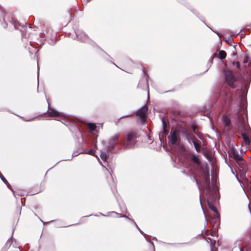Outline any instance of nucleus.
I'll use <instances>...</instances> for the list:
<instances>
[{
  "label": "nucleus",
  "mask_w": 251,
  "mask_h": 251,
  "mask_svg": "<svg viewBox=\"0 0 251 251\" xmlns=\"http://www.w3.org/2000/svg\"><path fill=\"white\" fill-rule=\"evenodd\" d=\"M139 232H140V233H141L142 235H143L144 236H146L147 235L146 233H145L142 230H141V229L140 228H138V229Z\"/></svg>",
  "instance_id": "58836bf2"
},
{
  "label": "nucleus",
  "mask_w": 251,
  "mask_h": 251,
  "mask_svg": "<svg viewBox=\"0 0 251 251\" xmlns=\"http://www.w3.org/2000/svg\"><path fill=\"white\" fill-rule=\"evenodd\" d=\"M193 178L195 181L196 182V184L198 187V188L199 189L200 191H201V186L200 185L199 181H198L197 179L196 178L195 176H193Z\"/></svg>",
  "instance_id": "c756f323"
},
{
  "label": "nucleus",
  "mask_w": 251,
  "mask_h": 251,
  "mask_svg": "<svg viewBox=\"0 0 251 251\" xmlns=\"http://www.w3.org/2000/svg\"><path fill=\"white\" fill-rule=\"evenodd\" d=\"M235 64L236 68L239 69L241 70V64L239 62H234L233 64Z\"/></svg>",
  "instance_id": "7c9ffc66"
},
{
  "label": "nucleus",
  "mask_w": 251,
  "mask_h": 251,
  "mask_svg": "<svg viewBox=\"0 0 251 251\" xmlns=\"http://www.w3.org/2000/svg\"><path fill=\"white\" fill-rule=\"evenodd\" d=\"M239 251H243V249L241 248H239Z\"/></svg>",
  "instance_id": "de8ad7c7"
},
{
  "label": "nucleus",
  "mask_w": 251,
  "mask_h": 251,
  "mask_svg": "<svg viewBox=\"0 0 251 251\" xmlns=\"http://www.w3.org/2000/svg\"><path fill=\"white\" fill-rule=\"evenodd\" d=\"M214 57H215V55H213L211 57L210 60L209 61V63H210L209 67L211 66V64H213V59H214Z\"/></svg>",
  "instance_id": "f704fd0d"
},
{
  "label": "nucleus",
  "mask_w": 251,
  "mask_h": 251,
  "mask_svg": "<svg viewBox=\"0 0 251 251\" xmlns=\"http://www.w3.org/2000/svg\"><path fill=\"white\" fill-rule=\"evenodd\" d=\"M104 141H102V144H104Z\"/></svg>",
  "instance_id": "0e129e2a"
},
{
  "label": "nucleus",
  "mask_w": 251,
  "mask_h": 251,
  "mask_svg": "<svg viewBox=\"0 0 251 251\" xmlns=\"http://www.w3.org/2000/svg\"><path fill=\"white\" fill-rule=\"evenodd\" d=\"M69 15L70 17H71L72 14L71 13H69Z\"/></svg>",
  "instance_id": "6e6d98bb"
},
{
  "label": "nucleus",
  "mask_w": 251,
  "mask_h": 251,
  "mask_svg": "<svg viewBox=\"0 0 251 251\" xmlns=\"http://www.w3.org/2000/svg\"><path fill=\"white\" fill-rule=\"evenodd\" d=\"M142 122L144 123V122H145L146 120H145V119H144V120H142Z\"/></svg>",
  "instance_id": "5fc2aeb1"
},
{
  "label": "nucleus",
  "mask_w": 251,
  "mask_h": 251,
  "mask_svg": "<svg viewBox=\"0 0 251 251\" xmlns=\"http://www.w3.org/2000/svg\"><path fill=\"white\" fill-rule=\"evenodd\" d=\"M223 123L225 127L230 128L231 121L230 119L226 115H224L223 117Z\"/></svg>",
  "instance_id": "dca6fc26"
},
{
  "label": "nucleus",
  "mask_w": 251,
  "mask_h": 251,
  "mask_svg": "<svg viewBox=\"0 0 251 251\" xmlns=\"http://www.w3.org/2000/svg\"><path fill=\"white\" fill-rule=\"evenodd\" d=\"M146 240L149 242V243H150V244L152 245V248H153V251H155V247H154V244L152 242L150 241L149 239H148L147 238H146Z\"/></svg>",
  "instance_id": "c9c22d12"
},
{
  "label": "nucleus",
  "mask_w": 251,
  "mask_h": 251,
  "mask_svg": "<svg viewBox=\"0 0 251 251\" xmlns=\"http://www.w3.org/2000/svg\"><path fill=\"white\" fill-rule=\"evenodd\" d=\"M244 60L243 61V63L244 64L247 63L249 61V56L247 54H245L244 57Z\"/></svg>",
  "instance_id": "c85d7f7f"
},
{
  "label": "nucleus",
  "mask_w": 251,
  "mask_h": 251,
  "mask_svg": "<svg viewBox=\"0 0 251 251\" xmlns=\"http://www.w3.org/2000/svg\"><path fill=\"white\" fill-rule=\"evenodd\" d=\"M136 136L135 133L130 132L128 133L125 139L120 144L124 147L125 149H129L133 148L136 142Z\"/></svg>",
  "instance_id": "6e6552de"
},
{
  "label": "nucleus",
  "mask_w": 251,
  "mask_h": 251,
  "mask_svg": "<svg viewBox=\"0 0 251 251\" xmlns=\"http://www.w3.org/2000/svg\"><path fill=\"white\" fill-rule=\"evenodd\" d=\"M75 36L74 39H77L78 41H79L82 43L89 44L94 48H97L100 50L103 51L107 55H109L105 51H104L93 40L90 39L87 35V34L84 32L81 29H77L75 30Z\"/></svg>",
  "instance_id": "423d86ee"
},
{
  "label": "nucleus",
  "mask_w": 251,
  "mask_h": 251,
  "mask_svg": "<svg viewBox=\"0 0 251 251\" xmlns=\"http://www.w3.org/2000/svg\"><path fill=\"white\" fill-rule=\"evenodd\" d=\"M250 82L242 83L241 87L235 91L238 101L237 102V109L236 112L237 119L241 124H245V117L247 116V94Z\"/></svg>",
  "instance_id": "7ed1b4c3"
},
{
  "label": "nucleus",
  "mask_w": 251,
  "mask_h": 251,
  "mask_svg": "<svg viewBox=\"0 0 251 251\" xmlns=\"http://www.w3.org/2000/svg\"><path fill=\"white\" fill-rule=\"evenodd\" d=\"M99 214H100V215L103 216H106L105 215H104V214H102V213H101V212H100V213H99Z\"/></svg>",
  "instance_id": "c03bdc74"
},
{
  "label": "nucleus",
  "mask_w": 251,
  "mask_h": 251,
  "mask_svg": "<svg viewBox=\"0 0 251 251\" xmlns=\"http://www.w3.org/2000/svg\"><path fill=\"white\" fill-rule=\"evenodd\" d=\"M1 19L4 22L3 25V28H5L8 26V23L12 25H13L15 29H18L20 31L23 32V29L25 26H26V23H20L14 20L12 18L9 16L6 15L5 13L4 10L3 8L0 6V21L1 22Z\"/></svg>",
  "instance_id": "39448f33"
},
{
  "label": "nucleus",
  "mask_w": 251,
  "mask_h": 251,
  "mask_svg": "<svg viewBox=\"0 0 251 251\" xmlns=\"http://www.w3.org/2000/svg\"><path fill=\"white\" fill-rule=\"evenodd\" d=\"M209 69V67H208V68H207V69H206V70L204 72V73H205V72H207V71L208 70V69Z\"/></svg>",
  "instance_id": "8fccbe9b"
},
{
  "label": "nucleus",
  "mask_w": 251,
  "mask_h": 251,
  "mask_svg": "<svg viewBox=\"0 0 251 251\" xmlns=\"http://www.w3.org/2000/svg\"><path fill=\"white\" fill-rule=\"evenodd\" d=\"M207 242L210 243V249L211 251H215L216 250H217V247H215L216 245V241H214V243L212 242V239L210 238H208L207 239Z\"/></svg>",
  "instance_id": "412c9836"
},
{
  "label": "nucleus",
  "mask_w": 251,
  "mask_h": 251,
  "mask_svg": "<svg viewBox=\"0 0 251 251\" xmlns=\"http://www.w3.org/2000/svg\"><path fill=\"white\" fill-rule=\"evenodd\" d=\"M100 157L104 162H105L109 157V154L106 152H103L100 153Z\"/></svg>",
  "instance_id": "b1692460"
},
{
  "label": "nucleus",
  "mask_w": 251,
  "mask_h": 251,
  "mask_svg": "<svg viewBox=\"0 0 251 251\" xmlns=\"http://www.w3.org/2000/svg\"><path fill=\"white\" fill-rule=\"evenodd\" d=\"M148 107L146 105H144L142 107L137 110L136 112L133 113V114L140 117H143L146 116L148 114Z\"/></svg>",
  "instance_id": "ddd939ff"
},
{
  "label": "nucleus",
  "mask_w": 251,
  "mask_h": 251,
  "mask_svg": "<svg viewBox=\"0 0 251 251\" xmlns=\"http://www.w3.org/2000/svg\"><path fill=\"white\" fill-rule=\"evenodd\" d=\"M23 119H24L25 121L28 122V121H32L34 120L35 118L29 119V120H25L23 117L22 118Z\"/></svg>",
  "instance_id": "a19ab883"
},
{
  "label": "nucleus",
  "mask_w": 251,
  "mask_h": 251,
  "mask_svg": "<svg viewBox=\"0 0 251 251\" xmlns=\"http://www.w3.org/2000/svg\"><path fill=\"white\" fill-rule=\"evenodd\" d=\"M21 207L20 208V214H21Z\"/></svg>",
  "instance_id": "4d7b16f0"
},
{
  "label": "nucleus",
  "mask_w": 251,
  "mask_h": 251,
  "mask_svg": "<svg viewBox=\"0 0 251 251\" xmlns=\"http://www.w3.org/2000/svg\"><path fill=\"white\" fill-rule=\"evenodd\" d=\"M49 110L46 112L48 116L50 117H59L63 120H65L67 118L66 115L60 112L54 108H49V104L48 105Z\"/></svg>",
  "instance_id": "9d476101"
},
{
  "label": "nucleus",
  "mask_w": 251,
  "mask_h": 251,
  "mask_svg": "<svg viewBox=\"0 0 251 251\" xmlns=\"http://www.w3.org/2000/svg\"><path fill=\"white\" fill-rule=\"evenodd\" d=\"M239 32H238V33H237L236 35H235V37H236V36L238 35V34H239Z\"/></svg>",
  "instance_id": "603ef678"
},
{
  "label": "nucleus",
  "mask_w": 251,
  "mask_h": 251,
  "mask_svg": "<svg viewBox=\"0 0 251 251\" xmlns=\"http://www.w3.org/2000/svg\"><path fill=\"white\" fill-rule=\"evenodd\" d=\"M235 177H236L237 180H238V182H239L240 183V182H240V180L239 178H238V177L237 176V175H235Z\"/></svg>",
  "instance_id": "79ce46f5"
},
{
  "label": "nucleus",
  "mask_w": 251,
  "mask_h": 251,
  "mask_svg": "<svg viewBox=\"0 0 251 251\" xmlns=\"http://www.w3.org/2000/svg\"><path fill=\"white\" fill-rule=\"evenodd\" d=\"M56 41L57 39H56V37L52 36L50 40L49 41V43L51 45H54L55 44Z\"/></svg>",
  "instance_id": "cd10ccee"
},
{
  "label": "nucleus",
  "mask_w": 251,
  "mask_h": 251,
  "mask_svg": "<svg viewBox=\"0 0 251 251\" xmlns=\"http://www.w3.org/2000/svg\"><path fill=\"white\" fill-rule=\"evenodd\" d=\"M96 216V217L98 216V215H97L91 214V215H89V216H86L82 217L81 218V219H82V218H85V217H90V216Z\"/></svg>",
  "instance_id": "ea45409f"
},
{
  "label": "nucleus",
  "mask_w": 251,
  "mask_h": 251,
  "mask_svg": "<svg viewBox=\"0 0 251 251\" xmlns=\"http://www.w3.org/2000/svg\"><path fill=\"white\" fill-rule=\"evenodd\" d=\"M226 53L224 50H219V58L221 60H223L226 58Z\"/></svg>",
  "instance_id": "5701e85b"
},
{
  "label": "nucleus",
  "mask_w": 251,
  "mask_h": 251,
  "mask_svg": "<svg viewBox=\"0 0 251 251\" xmlns=\"http://www.w3.org/2000/svg\"><path fill=\"white\" fill-rule=\"evenodd\" d=\"M224 82L222 85L220 95L226 103L232 101L233 100V92H229V88H235L239 82L237 77L230 70L224 71Z\"/></svg>",
  "instance_id": "20e7f679"
},
{
  "label": "nucleus",
  "mask_w": 251,
  "mask_h": 251,
  "mask_svg": "<svg viewBox=\"0 0 251 251\" xmlns=\"http://www.w3.org/2000/svg\"><path fill=\"white\" fill-rule=\"evenodd\" d=\"M114 65L117 66V65L115 64V63H113Z\"/></svg>",
  "instance_id": "338daca9"
},
{
  "label": "nucleus",
  "mask_w": 251,
  "mask_h": 251,
  "mask_svg": "<svg viewBox=\"0 0 251 251\" xmlns=\"http://www.w3.org/2000/svg\"><path fill=\"white\" fill-rule=\"evenodd\" d=\"M144 74L145 75V81H146L147 83H148V79L149 78V76L147 75L145 72H144Z\"/></svg>",
  "instance_id": "4c0bfd02"
},
{
  "label": "nucleus",
  "mask_w": 251,
  "mask_h": 251,
  "mask_svg": "<svg viewBox=\"0 0 251 251\" xmlns=\"http://www.w3.org/2000/svg\"><path fill=\"white\" fill-rule=\"evenodd\" d=\"M189 160L196 166V168H198V166L200 165V161L198 156L197 155H192L190 157Z\"/></svg>",
  "instance_id": "2eb2a0df"
},
{
  "label": "nucleus",
  "mask_w": 251,
  "mask_h": 251,
  "mask_svg": "<svg viewBox=\"0 0 251 251\" xmlns=\"http://www.w3.org/2000/svg\"><path fill=\"white\" fill-rule=\"evenodd\" d=\"M153 239L154 240H157L156 238V237H154L153 238Z\"/></svg>",
  "instance_id": "3c124183"
},
{
  "label": "nucleus",
  "mask_w": 251,
  "mask_h": 251,
  "mask_svg": "<svg viewBox=\"0 0 251 251\" xmlns=\"http://www.w3.org/2000/svg\"><path fill=\"white\" fill-rule=\"evenodd\" d=\"M19 250H20V248H19ZM20 251H21V250H20Z\"/></svg>",
  "instance_id": "774afa93"
},
{
  "label": "nucleus",
  "mask_w": 251,
  "mask_h": 251,
  "mask_svg": "<svg viewBox=\"0 0 251 251\" xmlns=\"http://www.w3.org/2000/svg\"><path fill=\"white\" fill-rule=\"evenodd\" d=\"M200 172L202 179L201 186L205 191L207 204L215 214H220L214 205V203L219 200V191L212 182V178H210L208 165L206 164L204 168H201Z\"/></svg>",
  "instance_id": "f03ea898"
},
{
  "label": "nucleus",
  "mask_w": 251,
  "mask_h": 251,
  "mask_svg": "<svg viewBox=\"0 0 251 251\" xmlns=\"http://www.w3.org/2000/svg\"><path fill=\"white\" fill-rule=\"evenodd\" d=\"M162 129L159 134V138L161 143H162V141L166 138L169 132V123L166 122L164 117L162 118Z\"/></svg>",
  "instance_id": "1a4fd4ad"
},
{
  "label": "nucleus",
  "mask_w": 251,
  "mask_h": 251,
  "mask_svg": "<svg viewBox=\"0 0 251 251\" xmlns=\"http://www.w3.org/2000/svg\"><path fill=\"white\" fill-rule=\"evenodd\" d=\"M247 251H251V248H248V249H247Z\"/></svg>",
  "instance_id": "49530a36"
},
{
  "label": "nucleus",
  "mask_w": 251,
  "mask_h": 251,
  "mask_svg": "<svg viewBox=\"0 0 251 251\" xmlns=\"http://www.w3.org/2000/svg\"><path fill=\"white\" fill-rule=\"evenodd\" d=\"M214 228V230L211 232V236H214L216 234V231L218 229V228L216 227H213Z\"/></svg>",
  "instance_id": "72a5a7b5"
},
{
  "label": "nucleus",
  "mask_w": 251,
  "mask_h": 251,
  "mask_svg": "<svg viewBox=\"0 0 251 251\" xmlns=\"http://www.w3.org/2000/svg\"><path fill=\"white\" fill-rule=\"evenodd\" d=\"M204 25H206V26H208V25H207V24H206V23H204Z\"/></svg>",
  "instance_id": "bf43d9fd"
},
{
  "label": "nucleus",
  "mask_w": 251,
  "mask_h": 251,
  "mask_svg": "<svg viewBox=\"0 0 251 251\" xmlns=\"http://www.w3.org/2000/svg\"><path fill=\"white\" fill-rule=\"evenodd\" d=\"M37 69H38V71H37V81H38V83H37V91H38V87H39V68L38 66H37Z\"/></svg>",
  "instance_id": "473e14b6"
},
{
  "label": "nucleus",
  "mask_w": 251,
  "mask_h": 251,
  "mask_svg": "<svg viewBox=\"0 0 251 251\" xmlns=\"http://www.w3.org/2000/svg\"><path fill=\"white\" fill-rule=\"evenodd\" d=\"M119 135L117 134L109 139L106 145L107 151L108 152L112 153H117L120 152L121 149L116 148V146L119 144Z\"/></svg>",
  "instance_id": "0eeeda50"
},
{
  "label": "nucleus",
  "mask_w": 251,
  "mask_h": 251,
  "mask_svg": "<svg viewBox=\"0 0 251 251\" xmlns=\"http://www.w3.org/2000/svg\"><path fill=\"white\" fill-rule=\"evenodd\" d=\"M80 154H90V155L95 156V151H94V149H91L88 150L87 151H85L84 149H82L81 151H79V152L77 153L76 154H75V152H74L72 154V157L70 158L67 159H65V160H69V161L71 160L73 157L76 156H77L78 155H79ZM96 156L97 158H98V157L96 155Z\"/></svg>",
  "instance_id": "9b49d317"
},
{
  "label": "nucleus",
  "mask_w": 251,
  "mask_h": 251,
  "mask_svg": "<svg viewBox=\"0 0 251 251\" xmlns=\"http://www.w3.org/2000/svg\"><path fill=\"white\" fill-rule=\"evenodd\" d=\"M200 203H201V208L202 209V211H203V214H204V218H205V220L206 222V223L207 224L208 223V220H207V216H206V213L203 209V206H202V205L201 204V193H200Z\"/></svg>",
  "instance_id": "bb28decb"
},
{
  "label": "nucleus",
  "mask_w": 251,
  "mask_h": 251,
  "mask_svg": "<svg viewBox=\"0 0 251 251\" xmlns=\"http://www.w3.org/2000/svg\"><path fill=\"white\" fill-rule=\"evenodd\" d=\"M204 25H206V26H208V25H207V24H206V23H204Z\"/></svg>",
  "instance_id": "680f3d73"
},
{
  "label": "nucleus",
  "mask_w": 251,
  "mask_h": 251,
  "mask_svg": "<svg viewBox=\"0 0 251 251\" xmlns=\"http://www.w3.org/2000/svg\"><path fill=\"white\" fill-rule=\"evenodd\" d=\"M82 3L84 4H87L88 2L90 1L91 0H81Z\"/></svg>",
  "instance_id": "e433bc0d"
},
{
  "label": "nucleus",
  "mask_w": 251,
  "mask_h": 251,
  "mask_svg": "<svg viewBox=\"0 0 251 251\" xmlns=\"http://www.w3.org/2000/svg\"><path fill=\"white\" fill-rule=\"evenodd\" d=\"M133 115H134L133 114V113L130 114H127V115H124V116L121 117L120 118H119V120L123 119V118H127V117H130V116H132Z\"/></svg>",
  "instance_id": "2f4dec72"
},
{
  "label": "nucleus",
  "mask_w": 251,
  "mask_h": 251,
  "mask_svg": "<svg viewBox=\"0 0 251 251\" xmlns=\"http://www.w3.org/2000/svg\"><path fill=\"white\" fill-rule=\"evenodd\" d=\"M204 25H206V26H208V25H207V24H206V23H204Z\"/></svg>",
  "instance_id": "e2e57ef3"
},
{
  "label": "nucleus",
  "mask_w": 251,
  "mask_h": 251,
  "mask_svg": "<svg viewBox=\"0 0 251 251\" xmlns=\"http://www.w3.org/2000/svg\"><path fill=\"white\" fill-rule=\"evenodd\" d=\"M78 131H79V133H80V134H81V136L82 137V133H81V130H80L79 129H78Z\"/></svg>",
  "instance_id": "a18cd8bd"
},
{
  "label": "nucleus",
  "mask_w": 251,
  "mask_h": 251,
  "mask_svg": "<svg viewBox=\"0 0 251 251\" xmlns=\"http://www.w3.org/2000/svg\"><path fill=\"white\" fill-rule=\"evenodd\" d=\"M235 177H236L237 180H238V182H239L240 183V182H240V180L239 178H238V177L237 176V175H235Z\"/></svg>",
  "instance_id": "37998d69"
},
{
  "label": "nucleus",
  "mask_w": 251,
  "mask_h": 251,
  "mask_svg": "<svg viewBox=\"0 0 251 251\" xmlns=\"http://www.w3.org/2000/svg\"><path fill=\"white\" fill-rule=\"evenodd\" d=\"M242 137L243 139V140L245 142H246L248 144H249L250 142V139L249 137H248L245 133H242Z\"/></svg>",
  "instance_id": "a878e982"
},
{
  "label": "nucleus",
  "mask_w": 251,
  "mask_h": 251,
  "mask_svg": "<svg viewBox=\"0 0 251 251\" xmlns=\"http://www.w3.org/2000/svg\"><path fill=\"white\" fill-rule=\"evenodd\" d=\"M112 213H114V214H115L117 215V217H124V218H126L127 219H129V220H131L133 223H134L135 226L136 227V228L138 229V228H139L138 226V225H137V224L135 223V222L134 221V220L133 219H131L130 218H129L128 217L126 216L125 215H121L120 214H119L118 213L116 212H112Z\"/></svg>",
  "instance_id": "6ab92c4d"
},
{
  "label": "nucleus",
  "mask_w": 251,
  "mask_h": 251,
  "mask_svg": "<svg viewBox=\"0 0 251 251\" xmlns=\"http://www.w3.org/2000/svg\"><path fill=\"white\" fill-rule=\"evenodd\" d=\"M54 221V220H51L50 222H53Z\"/></svg>",
  "instance_id": "13d9d810"
},
{
  "label": "nucleus",
  "mask_w": 251,
  "mask_h": 251,
  "mask_svg": "<svg viewBox=\"0 0 251 251\" xmlns=\"http://www.w3.org/2000/svg\"><path fill=\"white\" fill-rule=\"evenodd\" d=\"M210 223L213 227L218 228L220 224V214H215L212 216L210 221Z\"/></svg>",
  "instance_id": "f8f14e48"
},
{
  "label": "nucleus",
  "mask_w": 251,
  "mask_h": 251,
  "mask_svg": "<svg viewBox=\"0 0 251 251\" xmlns=\"http://www.w3.org/2000/svg\"><path fill=\"white\" fill-rule=\"evenodd\" d=\"M204 25H206V26H208V25H207V24H206V23H204Z\"/></svg>",
  "instance_id": "052dcab7"
},
{
  "label": "nucleus",
  "mask_w": 251,
  "mask_h": 251,
  "mask_svg": "<svg viewBox=\"0 0 251 251\" xmlns=\"http://www.w3.org/2000/svg\"><path fill=\"white\" fill-rule=\"evenodd\" d=\"M13 232H14V231H13L12 234L13 233ZM12 237H13V234L12 235L11 237L9 238L7 240L6 243H5V245H4V246L3 248V250H4L5 251L7 250L10 248V247L11 246V245L12 244Z\"/></svg>",
  "instance_id": "f3484780"
},
{
  "label": "nucleus",
  "mask_w": 251,
  "mask_h": 251,
  "mask_svg": "<svg viewBox=\"0 0 251 251\" xmlns=\"http://www.w3.org/2000/svg\"><path fill=\"white\" fill-rule=\"evenodd\" d=\"M88 127L90 130L92 131H95L97 128V126L96 124L93 123H89L88 124Z\"/></svg>",
  "instance_id": "393cba45"
},
{
  "label": "nucleus",
  "mask_w": 251,
  "mask_h": 251,
  "mask_svg": "<svg viewBox=\"0 0 251 251\" xmlns=\"http://www.w3.org/2000/svg\"><path fill=\"white\" fill-rule=\"evenodd\" d=\"M93 137L92 138V139L90 140V142L92 144H93L95 148H97V137L98 135L93 133Z\"/></svg>",
  "instance_id": "4be33fe9"
},
{
  "label": "nucleus",
  "mask_w": 251,
  "mask_h": 251,
  "mask_svg": "<svg viewBox=\"0 0 251 251\" xmlns=\"http://www.w3.org/2000/svg\"><path fill=\"white\" fill-rule=\"evenodd\" d=\"M169 244H170V245H173V243H168Z\"/></svg>",
  "instance_id": "69168bd1"
},
{
  "label": "nucleus",
  "mask_w": 251,
  "mask_h": 251,
  "mask_svg": "<svg viewBox=\"0 0 251 251\" xmlns=\"http://www.w3.org/2000/svg\"><path fill=\"white\" fill-rule=\"evenodd\" d=\"M190 129L189 127L185 125L184 126H181L178 129H172L170 132V135L168 136L173 147L175 148H178L180 144V137L188 141L192 146L194 145L196 151L199 152L201 151L200 146L201 142L197 139L193 133L196 134L198 137L201 139V137L196 131V126L192 125Z\"/></svg>",
  "instance_id": "f257e3e1"
},
{
  "label": "nucleus",
  "mask_w": 251,
  "mask_h": 251,
  "mask_svg": "<svg viewBox=\"0 0 251 251\" xmlns=\"http://www.w3.org/2000/svg\"><path fill=\"white\" fill-rule=\"evenodd\" d=\"M236 166L243 173H245L246 171L245 161L244 159L243 161L242 160L237 161Z\"/></svg>",
  "instance_id": "4468645a"
},
{
  "label": "nucleus",
  "mask_w": 251,
  "mask_h": 251,
  "mask_svg": "<svg viewBox=\"0 0 251 251\" xmlns=\"http://www.w3.org/2000/svg\"><path fill=\"white\" fill-rule=\"evenodd\" d=\"M231 172H232V174H234L235 176L236 175H235V174H234V172H233L232 170H231Z\"/></svg>",
  "instance_id": "864d4df0"
},
{
  "label": "nucleus",
  "mask_w": 251,
  "mask_h": 251,
  "mask_svg": "<svg viewBox=\"0 0 251 251\" xmlns=\"http://www.w3.org/2000/svg\"><path fill=\"white\" fill-rule=\"evenodd\" d=\"M203 115L206 116L207 117L209 118L211 116V110L209 106L207 108L206 106H205L204 108Z\"/></svg>",
  "instance_id": "aec40b11"
},
{
  "label": "nucleus",
  "mask_w": 251,
  "mask_h": 251,
  "mask_svg": "<svg viewBox=\"0 0 251 251\" xmlns=\"http://www.w3.org/2000/svg\"><path fill=\"white\" fill-rule=\"evenodd\" d=\"M40 220L43 223L44 225L45 224V223L42 221L41 219H40Z\"/></svg>",
  "instance_id": "09e8293b"
},
{
  "label": "nucleus",
  "mask_w": 251,
  "mask_h": 251,
  "mask_svg": "<svg viewBox=\"0 0 251 251\" xmlns=\"http://www.w3.org/2000/svg\"><path fill=\"white\" fill-rule=\"evenodd\" d=\"M233 156L234 158L237 161L242 160L243 161V158L241 155H240L238 152L234 150L233 151Z\"/></svg>",
  "instance_id": "a211bd4d"
}]
</instances>
